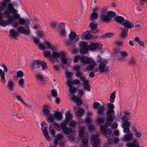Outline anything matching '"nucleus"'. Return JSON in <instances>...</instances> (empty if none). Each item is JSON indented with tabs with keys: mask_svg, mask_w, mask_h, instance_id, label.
Wrapping results in <instances>:
<instances>
[{
	"mask_svg": "<svg viewBox=\"0 0 147 147\" xmlns=\"http://www.w3.org/2000/svg\"><path fill=\"white\" fill-rule=\"evenodd\" d=\"M53 67L56 71H59V67L58 64L57 63L55 62L54 63Z\"/></svg>",
	"mask_w": 147,
	"mask_h": 147,
	"instance_id": "46",
	"label": "nucleus"
},
{
	"mask_svg": "<svg viewBox=\"0 0 147 147\" xmlns=\"http://www.w3.org/2000/svg\"><path fill=\"white\" fill-rule=\"evenodd\" d=\"M51 124H53V127L54 126L55 128L57 130H60L61 129V124L60 125L57 124L55 122H53L52 123H51Z\"/></svg>",
	"mask_w": 147,
	"mask_h": 147,
	"instance_id": "32",
	"label": "nucleus"
},
{
	"mask_svg": "<svg viewBox=\"0 0 147 147\" xmlns=\"http://www.w3.org/2000/svg\"><path fill=\"white\" fill-rule=\"evenodd\" d=\"M54 116L55 119L58 120H60L62 119L61 114L59 112H56L54 114Z\"/></svg>",
	"mask_w": 147,
	"mask_h": 147,
	"instance_id": "27",
	"label": "nucleus"
},
{
	"mask_svg": "<svg viewBox=\"0 0 147 147\" xmlns=\"http://www.w3.org/2000/svg\"><path fill=\"white\" fill-rule=\"evenodd\" d=\"M63 138V136L61 134H59L55 136V139L58 140H61Z\"/></svg>",
	"mask_w": 147,
	"mask_h": 147,
	"instance_id": "45",
	"label": "nucleus"
},
{
	"mask_svg": "<svg viewBox=\"0 0 147 147\" xmlns=\"http://www.w3.org/2000/svg\"><path fill=\"white\" fill-rule=\"evenodd\" d=\"M18 23L20 25L25 24L24 27L20 26L17 29V31L19 33L28 35L30 34V30L28 26L29 22L28 20H24L23 18H20L19 19Z\"/></svg>",
	"mask_w": 147,
	"mask_h": 147,
	"instance_id": "1",
	"label": "nucleus"
},
{
	"mask_svg": "<svg viewBox=\"0 0 147 147\" xmlns=\"http://www.w3.org/2000/svg\"><path fill=\"white\" fill-rule=\"evenodd\" d=\"M90 26L91 28L90 31L93 33L97 32L99 30H97V25L94 23H91L90 24Z\"/></svg>",
	"mask_w": 147,
	"mask_h": 147,
	"instance_id": "18",
	"label": "nucleus"
},
{
	"mask_svg": "<svg viewBox=\"0 0 147 147\" xmlns=\"http://www.w3.org/2000/svg\"><path fill=\"white\" fill-rule=\"evenodd\" d=\"M100 104L96 102H94L93 103V107L95 109H97L100 106Z\"/></svg>",
	"mask_w": 147,
	"mask_h": 147,
	"instance_id": "50",
	"label": "nucleus"
},
{
	"mask_svg": "<svg viewBox=\"0 0 147 147\" xmlns=\"http://www.w3.org/2000/svg\"><path fill=\"white\" fill-rule=\"evenodd\" d=\"M120 54H121V55L122 57H126L127 56L128 54V53L126 52H120Z\"/></svg>",
	"mask_w": 147,
	"mask_h": 147,
	"instance_id": "61",
	"label": "nucleus"
},
{
	"mask_svg": "<svg viewBox=\"0 0 147 147\" xmlns=\"http://www.w3.org/2000/svg\"><path fill=\"white\" fill-rule=\"evenodd\" d=\"M79 46L80 48V52L82 55H84L88 52L89 48L87 42L80 41L79 43Z\"/></svg>",
	"mask_w": 147,
	"mask_h": 147,
	"instance_id": "5",
	"label": "nucleus"
},
{
	"mask_svg": "<svg viewBox=\"0 0 147 147\" xmlns=\"http://www.w3.org/2000/svg\"><path fill=\"white\" fill-rule=\"evenodd\" d=\"M66 119L71 120L72 119V115L69 113H67L66 115Z\"/></svg>",
	"mask_w": 147,
	"mask_h": 147,
	"instance_id": "64",
	"label": "nucleus"
},
{
	"mask_svg": "<svg viewBox=\"0 0 147 147\" xmlns=\"http://www.w3.org/2000/svg\"><path fill=\"white\" fill-rule=\"evenodd\" d=\"M7 87L9 90H11L14 87V84L12 81L8 80L7 84Z\"/></svg>",
	"mask_w": 147,
	"mask_h": 147,
	"instance_id": "28",
	"label": "nucleus"
},
{
	"mask_svg": "<svg viewBox=\"0 0 147 147\" xmlns=\"http://www.w3.org/2000/svg\"><path fill=\"white\" fill-rule=\"evenodd\" d=\"M44 44L47 48L53 49V47L51 46V44L48 42H45Z\"/></svg>",
	"mask_w": 147,
	"mask_h": 147,
	"instance_id": "47",
	"label": "nucleus"
},
{
	"mask_svg": "<svg viewBox=\"0 0 147 147\" xmlns=\"http://www.w3.org/2000/svg\"><path fill=\"white\" fill-rule=\"evenodd\" d=\"M100 20L103 22H107L111 20V19L108 17L107 13V9H103L100 16Z\"/></svg>",
	"mask_w": 147,
	"mask_h": 147,
	"instance_id": "7",
	"label": "nucleus"
},
{
	"mask_svg": "<svg viewBox=\"0 0 147 147\" xmlns=\"http://www.w3.org/2000/svg\"><path fill=\"white\" fill-rule=\"evenodd\" d=\"M51 93L52 96L54 97H56L57 96V92L55 89L51 90Z\"/></svg>",
	"mask_w": 147,
	"mask_h": 147,
	"instance_id": "57",
	"label": "nucleus"
},
{
	"mask_svg": "<svg viewBox=\"0 0 147 147\" xmlns=\"http://www.w3.org/2000/svg\"><path fill=\"white\" fill-rule=\"evenodd\" d=\"M49 115L47 117L48 121L49 122L52 123L53 122H54L53 120L55 119L54 115L53 114H51Z\"/></svg>",
	"mask_w": 147,
	"mask_h": 147,
	"instance_id": "39",
	"label": "nucleus"
},
{
	"mask_svg": "<svg viewBox=\"0 0 147 147\" xmlns=\"http://www.w3.org/2000/svg\"><path fill=\"white\" fill-rule=\"evenodd\" d=\"M38 47L39 48L42 50H45L46 49L45 46L42 43H39L38 44Z\"/></svg>",
	"mask_w": 147,
	"mask_h": 147,
	"instance_id": "55",
	"label": "nucleus"
},
{
	"mask_svg": "<svg viewBox=\"0 0 147 147\" xmlns=\"http://www.w3.org/2000/svg\"><path fill=\"white\" fill-rule=\"evenodd\" d=\"M51 52L48 51H46L44 52V56L45 57H49L50 60L51 61L53 62L55 60L54 58H55L54 57H53L51 59V57L53 56V53H52V55H51Z\"/></svg>",
	"mask_w": 147,
	"mask_h": 147,
	"instance_id": "17",
	"label": "nucleus"
},
{
	"mask_svg": "<svg viewBox=\"0 0 147 147\" xmlns=\"http://www.w3.org/2000/svg\"><path fill=\"white\" fill-rule=\"evenodd\" d=\"M98 109L97 110V113L99 114V115H101L104 111V107L102 106L98 107Z\"/></svg>",
	"mask_w": 147,
	"mask_h": 147,
	"instance_id": "42",
	"label": "nucleus"
},
{
	"mask_svg": "<svg viewBox=\"0 0 147 147\" xmlns=\"http://www.w3.org/2000/svg\"><path fill=\"white\" fill-rule=\"evenodd\" d=\"M18 32L16 31L14 29H12L10 31V35L14 39L17 38L18 36Z\"/></svg>",
	"mask_w": 147,
	"mask_h": 147,
	"instance_id": "22",
	"label": "nucleus"
},
{
	"mask_svg": "<svg viewBox=\"0 0 147 147\" xmlns=\"http://www.w3.org/2000/svg\"><path fill=\"white\" fill-rule=\"evenodd\" d=\"M127 146L128 147H140V144L137 139L134 140L132 142H128L127 144Z\"/></svg>",
	"mask_w": 147,
	"mask_h": 147,
	"instance_id": "13",
	"label": "nucleus"
},
{
	"mask_svg": "<svg viewBox=\"0 0 147 147\" xmlns=\"http://www.w3.org/2000/svg\"><path fill=\"white\" fill-rule=\"evenodd\" d=\"M107 128V126L106 125H100V129L102 132H103Z\"/></svg>",
	"mask_w": 147,
	"mask_h": 147,
	"instance_id": "62",
	"label": "nucleus"
},
{
	"mask_svg": "<svg viewBox=\"0 0 147 147\" xmlns=\"http://www.w3.org/2000/svg\"><path fill=\"white\" fill-rule=\"evenodd\" d=\"M80 61L82 63L84 64L95 65V63L94 61L86 56H82L80 58Z\"/></svg>",
	"mask_w": 147,
	"mask_h": 147,
	"instance_id": "8",
	"label": "nucleus"
},
{
	"mask_svg": "<svg viewBox=\"0 0 147 147\" xmlns=\"http://www.w3.org/2000/svg\"><path fill=\"white\" fill-rule=\"evenodd\" d=\"M40 65L41 66L42 70H44L46 68H47V63L44 61H40Z\"/></svg>",
	"mask_w": 147,
	"mask_h": 147,
	"instance_id": "35",
	"label": "nucleus"
},
{
	"mask_svg": "<svg viewBox=\"0 0 147 147\" xmlns=\"http://www.w3.org/2000/svg\"><path fill=\"white\" fill-rule=\"evenodd\" d=\"M73 40H71L70 39L67 40L65 42V44L67 46H68L72 44V41Z\"/></svg>",
	"mask_w": 147,
	"mask_h": 147,
	"instance_id": "48",
	"label": "nucleus"
},
{
	"mask_svg": "<svg viewBox=\"0 0 147 147\" xmlns=\"http://www.w3.org/2000/svg\"><path fill=\"white\" fill-rule=\"evenodd\" d=\"M70 120L66 119L64 121H62L61 123V127H62V125L63 124H65L66 126H67V125L68 124L69 122H70Z\"/></svg>",
	"mask_w": 147,
	"mask_h": 147,
	"instance_id": "53",
	"label": "nucleus"
},
{
	"mask_svg": "<svg viewBox=\"0 0 147 147\" xmlns=\"http://www.w3.org/2000/svg\"><path fill=\"white\" fill-rule=\"evenodd\" d=\"M44 108L42 110L43 113L46 115H49L51 113V111L49 110V107L48 105H46L43 106Z\"/></svg>",
	"mask_w": 147,
	"mask_h": 147,
	"instance_id": "19",
	"label": "nucleus"
},
{
	"mask_svg": "<svg viewBox=\"0 0 147 147\" xmlns=\"http://www.w3.org/2000/svg\"><path fill=\"white\" fill-rule=\"evenodd\" d=\"M84 113V110L80 109L78 111L76 112V114L78 117H80Z\"/></svg>",
	"mask_w": 147,
	"mask_h": 147,
	"instance_id": "37",
	"label": "nucleus"
},
{
	"mask_svg": "<svg viewBox=\"0 0 147 147\" xmlns=\"http://www.w3.org/2000/svg\"><path fill=\"white\" fill-rule=\"evenodd\" d=\"M41 129L42 130H47V125L45 122H42L41 124Z\"/></svg>",
	"mask_w": 147,
	"mask_h": 147,
	"instance_id": "43",
	"label": "nucleus"
},
{
	"mask_svg": "<svg viewBox=\"0 0 147 147\" xmlns=\"http://www.w3.org/2000/svg\"><path fill=\"white\" fill-rule=\"evenodd\" d=\"M132 134L131 133H128L123 138V140L125 141H130L132 139Z\"/></svg>",
	"mask_w": 147,
	"mask_h": 147,
	"instance_id": "25",
	"label": "nucleus"
},
{
	"mask_svg": "<svg viewBox=\"0 0 147 147\" xmlns=\"http://www.w3.org/2000/svg\"><path fill=\"white\" fill-rule=\"evenodd\" d=\"M12 18L13 17L10 16L7 19V20H4L2 26L5 27L8 25L9 24L13 22Z\"/></svg>",
	"mask_w": 147,
	"mask_h": 147,
	"instance_id": "21",
	"label": "nucleus"
},
{
	"mask_svg": "<svg viewBox=\"0 0 147 147\" xmlns=\"http://www.w3.org/2000/svg\"><path fill=\"white\" fill-rule=\"evenodd\" d=\"M82 81L83 82L82 84L84 85L83 88L84 90L85 91L87 90L88 91H90V86L88 84V80H85L84 81Z\"/></svg>",
	"mask_w": 147,
	"mask_h": 147,
	"instance_id": "14",
	"label": "nucleus"
},
{
	"mask_svg": "<svg viewBox=\"0 0 147 147\" xmlns=\"http://www.w3.org/2000/svg\"><path fill=\"white\" fill-rule=\"evenodd\" d=\"M3 15H4V17L6 18H8L10 16L9 13L8 12L7 10H5L4 12L3 13Z\"/></svg>",
	"mask_w": 147,
	"mask_h": 147,
	"instance_id": "49",
	"label": "nucleus"
},
{
	"mask_svg": "<svg viewBox=\"0 0 147 147\" xmlns=\"http://www.w3.org/2000/svg\"><path fill=\"white\" fill-rule=\"evenodd\" d=\"M121 31L120 36L121 38L126 37L128 35V30L127 29L121 28Z\"/></svg>",
	"mask_w": 147,
	"mask_h": 147,
	"instance_id": "16",
	"label": "nucleus"
},
{
	"mask_svg": "<svg viewBox=\"0 0 147 147\" xmlns=\"http://www.w3.org/2000/svg\"><path fill=\"white\" fill-rule=\"evenodd\" d=\"M122 127L129 128L130 126V123L128 121L124 122L122 124Z\"/></svg>",
	"mask_w": 147,
	"mask_h": 147,
	"instance_id": "44",
	"label": "nucleus"
},
{
	"mask_svg": "<svg viewBox=\"0 0 147 147\" xmlns=\"http://www.w3.org/2000/svg\"><path fill=\"white\" fill-rule=\"evenodd\" d=\"M66 84L69 87V91L70 93V94H69V96H73L74 93H75L76 91L77 88L75 87L72 86V85H69V84Z\"/></svg>",
	"mask_w": 147,
	"mask_h": 147,
	"instance_id": "15",
	"label": "nucleus"
},
{
	"mask_svg": "<svg viewBox=\"0 0 147 147\" xmlns=\"http://www.w3.org/2000/svg\"><path fill=\"white\" fill-rule=\"evenodd\" d=\"M67 84H69V85H73V84H78L80 83V80L78 79H75L73 81L71 80H68L67 82Z\"/></svg>",
	"mask_w": 147,
	"mask_h": 147,
	"instance_id": "26",
	"label": "nucleus"
},
{
	"mask_svg": "<svg viewBox=\"0 0 147 147\" xmlns=\"http://www.w3.org/2000/svg\"><path fill=\"white\" fill-rule=\"evenodd\" d=\"M99 45L97 43H92L88 46V48L91 51H93L99 47Z\"/></svg>",
	"mask_w": 147,
	"mask_h": 147,
	"instance_id": "23",
	"label": "nucleus"
},
{
	"mask_svg": "<svg viewBox=\"0 0 147 147\" xmlns=\"http://www.w3.org/2000/svg\"><path fill=\"white\" fill-rule=\"evenodd\" d=\"M115 91H114L111 94L109 99V101L113 103L114 102L115 99Z\"/></svg>",
	"mask_w": 147,
	"mask_h": 147,
	"instance_id": "30",
	"label": "nucleus"
},
{
	"mask_svg": "<svg viewBox=\"0 0 147 147\" xmlns=\"http://www.w3.org/2000/svg\"><path fill=\"white\" fill-rule=\"evenodd\" d=\"M107 108L108 109L107 110L106 114L107 121V124L109 126H110L114 120L115 112L113 109L114 106L113 104L109 103L107 104Z\"/></svg>",
	"mask_w": 147,
	"mask_h": 147,
	"instance_id": "2",
	"label": "nucleus"
},
{
	"mask_svg": "<svg viewBox=\"0 0 147 147\" xmlns=\"http://www.w3.org/2000/svg\"><path fill=\"white\" fill-rule=\"evenodd\" d=\"M98 136L96 134H94L92 135L91 137V140L94 142H96L98 140L99 142H100V139L98 138Z\"/></svg>",
	"mask_w": 147,
	"mask_h": 147,
	"instance_id": "36",
	"label": "nucleus"
},
{
	"mask_svg": "<svg viewBox=\"0 0 147 147\" xmlns=\"http://www.w3.org/2000/svg\"><path fill=\"white\" fill-rule=\"evenodd\" d=\"M19 84V86L21 88H25V86L24 84V81L23 78L20 79L18 81Z\"/></svg>",
	"mask_w": 147,
	"mask_h": 147,
	"instance_id": "40",
	"label": "nucleus"
},
{
	"mask_svg": "<svg viewBox=\"0 0 147 147\" xmlns=\"http://www.w3.org/2000/svg\"><path fill=\"white\" fill-rule=\"evenodd\" d=\"M73 69L76 71V73L81 71L80 67L79 66H74L73 67Z\"/></svg>",
	"mask_w": 147,
	"mask_h": 147,
	"instance_id": "58",
	"label": "nucleus"
},
{
	"mask_svg": "<svg viewBox=\"0 0 147 147\" xmlns=\"http://www.w3.org/2000/svg\"><path fill=\"white\" fill-rule=\"evenodd\" d=\"M58 27L61 29H65V24L64 23H61L58 25Z\"/></svg>",
	"mask_w": 147,
	"mask_h": 147,
	"instance_id": "52",
	"label": "nucleus"
},
{
	"mask_svg": "<svg viewBox=\"0 0 147 147\" xmlns=\"http://www.w3.org/2000/svg\"><path fill=\"white\" fill-rule=\"evenodd\" d=\"M82 73V72H81V71H80L78 72H77L76 74L77 76L80 77V79L81 81H82L84 80H85L86 78L85 77L81 76Z\"/></svg>",
	"mask_w": 147,
	"mask_h": 147,
	"instance_id": "34",
	"label": "nucleus"
},
{
	"mask_svg": "<svg viewBox=\"0 0 147 147\" xmlns=\"http://www.w3.org/2000/svg\"><path fill=\"white\" fill-rule=\"evenodd\" d=\"M85 130V127L84 126H82L80 129L79 131V136L81 139L84 138L82 140V143L84 146H86L88 145V140L87 137L86 138L84 136Z\"/></svg>",
	"mask_w": 147,
	"mask_h": 147,
	"instance_id": "4",
	"label": "nucleus"
},
{
	"mask_svg": "<svg viewBox=\"0 0 147 147\" xmlns=\"http://www.w3.org/2000/svg\"><path fill=\"white\" fill-rule=\"evenodd\" d=\"M100 144V142L98 140L96 142H94L93 144L92 147H99V145Z\"/></svg>",
	"mask_w": 147,
	"mask_h": 147,
	"instance_id": "54",
	"label": "nucleus"
},
{
	"mask_svg": "<svg viewBox=\"0 0 147 147\" xmlns=\"http://www.w3.org/2000/svg\"><path fill=\"white\" fill-rule=\"evenodd\" d=\"M79 38V36L77 35L74 31H71L69 36V39L71 40H74V42L77 41Z\"/></svg>",
	"mask_w": 147,
	"mask_h": 147,
	"instance_id": "11",
	"label": "nucleus"
},
{
	"mask_svg": "<svg viewBox=\"0 0 147 147\" xmlns=\"http://www.w3.org/2000/svg\"><path fill=\"white\" fill-rule=\"evenodd\" d=\"M17 76L18 78L22 77L23 76V73L21 71H19L17 72Z\"/></svg>",
	"mask_w": 147,
	"mask_h": 147,
	"instance_id": "51",
	"label": "nucleus"
},
{
	"mask_svg": "<svg viewBox=\"0 0 147 147\" xmlns=\"http://www.w3.org/2000/svg\"><path fill=\"white\" fill-rule=\"evenodd\" d=\"M107 13L108 16V17L109 18H113L116 15L115 13L112 11H109V12H107Z\"/></svg>",
	"mask_w": 147,
	"mask_h": 147,
	"instance_id": "33",
	"label": "nucleus"
},
{
	"mask_svg": "<svg viewBox=\"0 0 147 147\" xmlns=\"http://www.w3.org/2000/svg\"><path fill=\"white\" fill-rule=\"evenodd\" d=\"M115 21L118 23L119 24H122L125 21L124 18L122 16H117L115 18Z\"/></svg>",
	"mask_w": 147,
	"mask_h": 147,
	"instance_id": "24",
	"label": "nucleus"
},
{
	"mask_svg": "<svg viewBox=\"0 0 147 147\" xmlns=\"http://www.w3.org/2000/svg\"><path fill=\"white\" fill-rule=\"evenodd\" d=\"M97 10V9L95 8L93 9L94 12H92L90 18V20H96L98 18V14L96 12Z\"/></svg>",
	"mask_w": 147,
	"mask_h": 147,
	"instance_id": "20",
	"label": "nucleus"
},
{
	"mask_svg": "<svg viewBox=\"0 0 147 147\" xmlns=\"http://www.w3.org/2000/svg\"><path fill=\"white\" fill-rule=\"evenodd\" d=\"M98 70H100V73H102L104 72H107L109 70L108 68H106V64L105 63L101 62L98 65Z\"/></svg>",
	"mask_w": 147,
	"mask_h": 147,
	"instance_id": "12",
	"label": "nucleus"
},
{
	"mask_svg": "<svg viewBox=\"0 0 147 147\" xmlns=\"http://www.w3.org/2000/svg\"><path fill=\"white\" fill-rule=\"evenodd\" d=\"M60 32L61 35L64 36H65L66 31L65 30V29H61Z\"/></svg>",
	"mask_w": 147,
	"mask_h": 147,
	"instance_id": "59",
	"label": "nucleus"
},
{
	"mask_svg": "<svg viewBox=\"0 0 147 147\" xmlns=\"http://www.w3.org/2000/svg\"><path fill=\"white\" fill-rule=\"evenodd\" d=\"M84 92L82 89H80L78 90V96L81 97L83 95V94H84Z\"/></svg>",
	"mask_w": 147,
	"mask_h": 147,
	"instance_id": "63",
	"label": "nucleus"
},
{
	"mask_svg": "<svg viewBox=\"0 0 147 147\" xmlns=\"http://www.w3.org/2000/svg\"><path fill=\"white\" fill-rule=\"evenodd\" d=\"M74 62L76 63L78 62V61L80 59V57L78 56H76L74 57Z\"/></svg>",
	"mask_w": 147,
	"mask_h": 147,
	"instance_id": "56",
	"label": "nucleus"
},
{
	"mask_svg": "<svg viewBox=\"0 0 147 147\" xmlns=\"http://www.w3.org/2000/svg\"><path fill=\"white\" fill-rule=\"evenodd\" d=\"M71 100H73L76 102L77 103H79V104H82V102L80 99L77 96H73L72 97L71 99Z\"/></svg>",
	"mask_w": 147,
	"mask_h": 147,
	"instance_id": "31",
	"label": "nucleus"
},
{
	"mask_svg": "<svg viewBox=\"0 0 147 147\" xmlns=\"http://www.w3.org/2000/svg\"><path fill=\"white\" fill-rule=\"evenodd\" d=\"M30 63L31 68L32 70L33 71H37L40 68V61L38 60H33Z\"/></svg>",
	"mask_w": 147,
	"mask_h": 147,
	"instance_id": "6",
	"label": "nucleus"
},
{
	"mask_svg": "<svg viewBox=\"0 0 147 147\" xmlns=\"http://www.w3.org/2000/svg\"><path fill=\"white\" fill-rule=\"evenodd\" d=\"M7 10L9 11V12L12 13H13L15 11V9L13 7L12 5L11 4H9L8 5L7 9Z\"/></svg>",
	"mask_w": 147,
	"mask_h": 147,
	"instance_id": "29",
	"label": "nucleus"
},
{
	"mask_svg": "<svg viewBox=\"0 0 147 147\" xmlns=\"http://www.w3.org/2000/svg\"><path fill=\"white\" fill-rule=\"evenodd\" d=\"M61 129L66 135H69L70 134L72 133L73 131L71 128V127L67 128V126H66V125L64 124H63L62 125Z\"/></svg>",
	"mask_w": 147,
	"mask_h": 147,
	"instance_id": "9",
	"label": "nucleus"
},
{
	"mask_svg": "<svg viewBox=\"0 0 147 147\" xmlns=\"http://www.w3.org/2000/svg\"><path fill=\"white\" fill-rule=\"evenodd\" d=\"M53 57L56 59V60L57 61V58H58L61 59L62 63L64 64H66L67 62V60L65 58V55L64 52H62L58 53L56 52H53V56L51 57V59Z\"/></svg>",
	"mask_w": 147,
	"mask_h": 147,
	"instance_id": "3",
	"label": "nucleus"
},
{
	"mask_svg": "<svg viewBox=\"0 0 147 147\" xmlns=\"http://www.w3.org/2000/svg\"><path fill=\"white\" fill-rule=\"evenodd\" d=\"M53 127V124H50L49 126V132L52 135H54L55 134V130L54 129H52Z\"/></svg>",
	"mask_w": 147,
	"mask_h": 147,
	"instance_id": "38",
	"label": "nucleus"
},
{
	"mask_svg": "<svg viewBox=\"0 0 147 147\" xmlns=\"http://www.w3.org/2000/svg\"><path fill=\"white\" fill-rule=\"evenodd\" d=\"M136 61L134 59L131 58L129 61V64L131 65H134L136 64Z\"/></svg>",
	"mask_w": 147,
	"mask_h": 147,
	"instance_id": "60",
	"label": "nucleus"
},
{
	"mask_svg": "<svg viewBox=\"0 0 147 147\" xmlns=\"http://www.w3.org/2000/svg\"><path fill=\"white\" fill-rule=\"evenodd\" d=\"M135 40L140 45L142 46L144 48V43L141 41L138 37H136L135 39Z\"/></svg>",
	"mask_w": 147,
	"mask_h": 147,
	"instance_id": "41",
	"label": "nucleus"
},
{
	"mask_svg": "<svg viewBox=\"0 0 147 147\" xmlns=\"http://www.w3.org/2000/svg\"><path fill=\"white\" fill-rule=\"evenodd\" d=\"M122 25L124 26L125 29H127L128 30L133 28L134 26L133 23L127 20H125L124 22L123 23Z\"/></svg>",
	"mask_w": 147,
	"mask_h": 147,
	"instance_id": "10",
	"label": "nucleus"
}]
</instances>
